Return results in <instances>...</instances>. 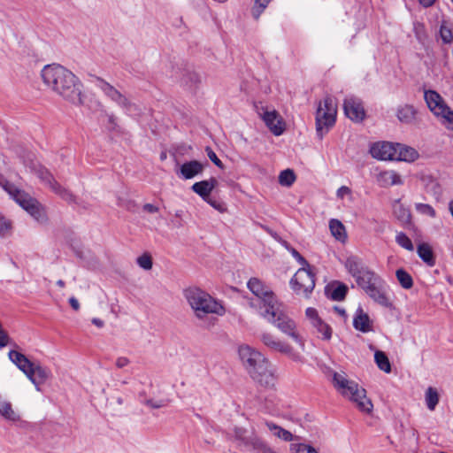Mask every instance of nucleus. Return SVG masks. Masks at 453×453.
Returning a JSON list of instances; mask_svg holds the SVG:
<instances>
[{"label":"nucleus","instance_id":"6","mask_svg":"<svg viewBox=\"0 0 453 453\" xmlns=\"http://www.w3.org/2000/svg\"><path fill=\"white\" fill-rule=\"evenodd\" d=\"M337 102L330 96L319 102L316 111V131L320 139L334 125L337 116Z\"/></svg>","mask_w":453,"mask_h":453},{"label":"nucleus","instance_id":"16","mask_svg":"<svg viewBox=\"0 0 453 453\" xmlns=\"http://www.w3.org/2000/svg\"><path fill=\"white\" fill-rule=\"evenodd\" d=\"M365 293L382 307L391 308L393 306L390 297L387 293L385 281L382 279L367 289Z\"/></svg>","mask_w":453,"mask_h":453},{"label":"nucleus","instance_id":"4","mask_svg":"<svg viewBox=\"0 0 453 453\" xmlns=\"http://www.w3.org/2000/svg\"><path fill=\"white\" fill-rule=\"evenodd\" d=\"M184 296L199 319H203L209 314L223 316L226 313V309L221 302L201 288H188L184 291Z\"/></svg>","mask_w":453,"mask_h":453},{"label":"nucleus","instance_id":"56","mask_svg":"<svg viewBox=\"0 0 453 453\" xmlns=\"http://www.w3.org/2000/svg\"><path fill=\"white\" fill-rule=\"evenodd\" d=\"M272 235L273 236L274 239L279 241L289 252L291 249H294L288 244V242L281 240L277 234H272Z\"/></svg>","mask_w":453,"mask_h":453},{"label":"nucleus","instance_id":"44","mask_svg":"<svg viewBox=\"0 0 453 453\" xmlns=\"http://www.w3.org/2000/svg\"><path fill=\"white\" fill-rule=\"evenodd\" d=\"M12 223L0 213V235L6 236L11 233Z\"/></svg>","mask_w":453,"mask_h":453},{"label":"nucleus","instance_id":"49","mask_svg":"<svg viewBox=\"0 0 453 453\" xmlns=\"http://www.w3.org/2000/svg\"><path fill=\"white\" fill-rule=\"evenodd\" d=\"M205 151L207 153L208 157L219 167L222 168L223 164L217 157L216 153L210 148L206 147Z\"/></svg>","mask_w":453,"mask_h":453},{"label":"nucleus","instance_id":"13","mask_svg":"<svg viewBox=\"0 0 453 453\" xmlns=\"http://www.w3.org/2000/svg\"><path fill=\"white\" fill-rule=\"evenodd\" d=\"M343 110L346 117L355 122H361L365 117L361 100L354 96H349L344 99Z\"/></svg>","mask_w":453,"mask_h":453},{"label":"nucleus","instance_id":"34","mask_svg":"<svg viewBox=\"0 0 453 453\" xmlns=\"http://www.w3.org/2000/svg\"><path fill=\"white\" fill-rule=\"evenodd\" d=\"M396 279L404 289H410L413 286V279L411 275L403 268L397 269L395 272Z\"/></svg>","mask_w":453,"mask_h":453},{"label":"nucleus","instance_id":"28","mask_svg":"<svg viewBox=\"0 0 453 453\" xmlns=\"http://www.w3.org/2000/svg\"><path fill=\"white\" fill-rule=\"evenodd\" d=\"M217 180L214 178L196 182L192 186V190L202 197L210 196L212 189L215 188Z\"/></svg>","mask_w":453,"mask_h":453},{"label":"nucleus","instance_id":"47","mask_svg":"<svg viewBox=\"0 0 453 453\" xmlns=\"http://www.w3.org/2000/svg\"><path fill=\"white\" fill-rule=\"evenodd\" d=\"M290 253L296 258L301 267H309L310 265L307 260L296 249H291Z\"/></svg>","mask_w":453,"mask_h":453},{"label":"nucleus","instance_id":"2","mask_svg":"<svg viewBox=\"0 0 453 453\" xmlns=\"http://www.w3.org/2000/svg\"><path fill=\"white\" fill-rule=\"evenodd\" d=\"M43 84L53 93L73 104L83 103L78 77L58 64L46 65L41 71Z\"/></svg>","mask_w":453,"mask_h":453},{"label":"nucleus","instance_id":"8","mask_svg":"<svg viewBox=\"0 0 453 453\" xmlns=\"http://www.w3.org/2000/svg\"><path fill=\"white\" fill-rule=\"evenodd\" d=\"M290 286L296 295L308 297L315 287V274L309 267H300L290 280Z\"/></svg>","mask_w":453,"mask_h":453},{"label":"nucleus","instance_id":"40","mask_svg":"<svg viewBox=\"0 0 453 453\" xmlns=\"http://www.w3.org/2000/svg\"><path fill=\"white\" fill-rule=\"evenodd\" d=\"M295 180V173L290 169L282 171L279 175V182L282 186L289 187L294 183Z\"/></svg>","mask_w":453,"mask_h":453},{"label":"nucleus","instance_id":"18","mask_svg":"<svg viewBox=\"0 0 453 453\" xmlns=\"http://www.w3.org/2000/svg\"><path fill=\"white\" fill-rule=\"evenodd\" d=\"M19 205L24 209L31 217L39 222H44L47 219L45 208L39 200H16Z\"/></svg>","mask_w":453,"mask_h":453},{"label":"nucleus","instance_id":"54","mask_svg":"<svg viewBox=\"0 0 453 453\" xmlns=\"http://www.w3.org/2000/svg\"><path fill=\"white\" fill-rule=\"evenodd\" d=\"M142 210L147 213H156L158 211V207L152 203H146L143 205Z\"/></svg>","mask_w":453,"mask_h":453},{"label":"nucleus","instance_id":"55","mask_svg":"<svg viewBox=\"0 0 453 453\" xmlns=\"http://www.w3.org/2000/svg\"><path fill=\"white\" fill-rule=\"evenodd\" d=\"M129 364V359L125 357H118L116 360V366L118 368H123Z\"/></svg>","mask_w":453,"mask_h":453},{"label":"nucleus","instance_id":"36","mask_svg":"<svg viewBox=\"0 0 453 453\" xmlns=\"http://www.w3.org/2000/svg\"><path fill=\"white\" fill-rule=\"evenodd\" d=\"M0 185L9 196L14 198H17L18 196H23V191L16 185L6 180L2 175H0Z\"/></svg>","mask_w":453,"mask_h":453},{"label":"nucleus","instance_id":"43","mask_svg":"<svg viewBox=\"0 0 453 453\" xmlns=\"http://www.w3.org/2000/svg\"><path fill=\"white\" fill-rule=\"evenodd\" d=\"M346 294L347 287L345 285H340L332 291L331 298L334 301H342L345 298Z\"/></svg>","mask_w":453,"mask_h":453},{"label":"nucleus","instance_id":"52","mask_svg":"<svg viewBox=\"0 0 453 453\" xmlns=\"http://www.w3.org/2000/svg\"><path fill=\"white\" fill-rule=\"evenodd\" d=\"M148 406L153 409H158L165 406V403L163 401H154L152 399L147 400L145 403Z\"/></svg>","mask_w":453,"mask_h":453},{"label":"nucleus","instance_id":"46","mask_svg":"<svg viewBox=\"0 0 453 453\" xmlns=\"http://www.w3.org/2000/svg\"><path fill=\"white\" fill-rule=\"evenodd\" d=\"M212 208L220 213L227 211V206L224 200H205Z\"/></svg>","mask_w":453,"mask_h":453},{"label":"nucleus","instance_id":"33","mask_svg":"<svg viewBox=\"0 0 453 453\" xmlns=\"http://www.w3.org/2000/svg\"><path fill=\"white\" fill-rule=\"evenodd\" d=\"M265 425L273 433V434L274 436H276L285 441H292L293 435L289 431L277 426L276 424H274L273 422L266 421L265 423Z\"/></svg>","mask_w":453,"mask_h":453},{"label":"nucleus","instance_id":"30","mask_svg":"<svg viewBox=\"0 0 453 453\" xmlns=\"http://www.w3.org/2000/svg\"><path fill=\"white\" fill-rule=\"evenodd\" d=\"M416 110L412 105L405 104L397 109V119L406 124L412 123L416 118Z\"/></svg>","mask_w":453,"mask_h":453},{"label":"nucleus","instance_id":"41","mask_svg":"<svg viewBox=\"0 0 453 453\" xmlns=\"http://www.w3.org/2000/svg\"><path fill=\"white\" fill-rule=\"evenodd\" d=\"M425 180H426V184L425 188H426L427 195H429V196H440L441 195V187L435 180L427 178Z\"/></svg>","mask_w":453,"mask_h":453},{"label":"nucleus","instance_id":"5","mask_svg":"<svg viewBox=\"0 0 453 453\" xmlns=\"http://www.w3.org/2000/svg\"><path fill=\"white\" fill-rule=\"evenodd\" d=\"M333 383L342 396L356 403L360 411L372 412L373 408L372 401L367 398L365 389L359 387L357 382L348 380L344 373L334 372Z\"/></svg>","mask_w":453,"mask_h":453},{"label":"nucleus","instance_id":"63","mask_svg":"<svg viewBox=\"0 0 453 453\" xmlns=\"http://www.w3.org/2000/svg\"><path fill=\"white\" fill-rule=\"evenodd\" d=\"M452 2H453V0H452Z\"/></svg>","mask_w":453,"mask_h":453},{"label":"nucleus","instance_id":"53","mask_svg":"<svg viewBox=\"0 0 453 453\" xmlns=\"http://www.w3.org/2000/svg\"><path fill=\"white\" fill-rule=\"evenodd\" d=\"M418 207L425 213L434 217L435 215L434 210L427 204H418Z\"/></svg>","mask_w":453,"mask_h":453},{"label":"nucleus","instance_id":"48","mask_svg":"<svg viewBox=\"0 0 453 453\" xmlns=\"http://www.w3.org/2000/svg\"><path fill=\"white\" fill-rule=\"evenodd\" d=\"M296 453H317V450L311 445L300 443L296 446Z\"/></svg>","mask_w":453,"mask_h":453},{"label":"nucleus","instance_id":"15","mask_svg":"<svg viewBox=\"0 0 453 453\" xmlns=\"http://www.w3.org/2000/svg\"><path fill=\"white\" fill-rule=\"evenodd\" d=\"M205 164L198 160H190L180 164L175 170L176 175L181 180H191L203 173Z\"/></svg>","mask_w":453,"mask_h":453},{"label":"nucleus","instance_id":"1","mask_svg":"<svg viewBox=\"0 0 453 453\" xmlns=\"http://www.w3.org/2000/svg\"><path fill=\"white\" fill-rule=\"evenodd\" d=\"M247 286L262 304L264 311L261 315L301 347H303L304 343L296 331V323L288 316L285 306L276 299L271 288L257 278H251Z\"/></svg>","mask_w":453,"mask_h":453},{"label":"nucleus","instance_id":"61","mask_svg":"<svg viewBox=\"0 0 453 453\" xmlns=\"http://www.w3.org/2000/svg\"><path fill=\"white\" fill-rule=\"evenodd\" d=\"M449 210L450 211V214L452 215L453 217V200H450L449 203Z\"/></svg>","mask_w":453,"mask_h":453},{"label":"nucleus","instance_id":"7","mask_svg":"<svg viewBox=\"0 0 453 453\" xmlns=\"http://www.w3.org/2000/svg\"><path fill=\"white\" fill-rule=\"evenodd\" d=\"M424 98L429 110L449 130H453V111L435 90H426Z\"/></svg>","mask_w":453,"mask_h":453},{"label":"nucleus","instance_id":"62","mask_svg":"<svg viewBox=\"0 0 453 453\" xmlns=\"http://www.w3.org/2000/svg\"><path fill=\"white\" fill-rule=\"evenodd\" d=\"M57 285H58V287H60V288H64L65 284V281H64V280H58L57 281Z\"/></svg>","mask_w":453,"mask_h":453},{"label":"nucleus","instance_id":"27","mask_svg":"<svg viewBox=\"0 0 453 453\" xmlns=\"http://www.w3.org/2000/svg\"><path fill=\"white\" fill-rule=\"evenodd\" d=\"M0 416L11 422H18L20 420L19 413L15 411L12 404L6 400L0 399Z\"/></svg>","mask_w":453,"mask_h":453},{"label":"nucleus","instance_id":"45","mask_svg":"<svg viewBox=\"0 0 453 453\" xmlns=\"http://www.w3.org/2000/svg\"><path fill=\"white\" fill-rule=\"evenodd\" d=\"M440 35L443 42L450 43L453 41V34L451 29H449L445 25H441L440 29Z\"/></svg>","mask_w":453,"mask_h":453},{"label":"nucleus","instance_id":"39","mask_svg":"<svg viewBox=\"0 0 453 453\" xmlns=\"http://www.w3.org/2000/svg\"><path fill=\"white\" fill-rule=\"evenodd\" d=\"M271 1L272 0H255L251 10L252 17L255 19H258Z\"/></svg>","mask_w":453,"mask_h":453},{"label":"nucleus","instance_id":"38","mask_svg":"<svg viewBox=\"0 0 453 453\" xmlns=\"http://www.w3.org/2000/svg\"><path fill=\"white\" fill-rule=\"evenodd\" d=\"M395 242L399 246L409 251L414 250V245L411 240L403 232H399L396 234Z\"/></svg>","mask_w":453,"mask_h":453},{"label":"nucleus","instance_id":"31","mask_svg":"<svg viewBox=\"0 0 453 453\" xmlns=\"http://www.w3.org/2000/svg\"><path fill=\"white\" fill-rule=\"evenodd\" d=\"M417 252L418 257L428 265L432 266L435 263L433 250L428 243L423 242L418 245Z\"/></svg>","mask_w":453,"mask_h":453},{"label":"nucleus","instance_id":"50","mask_svg":"<svg viewBox=\"0 0 453 453\" xmlns=\"http://www.w3.org/2000/svg\"><path fill=\"white\" fill-rule=\"evenodd\" d=\"M11 342V339L9 338L7 333L3 329L2 325L0 324V349L9 345Z\"/></svg>","mask_w":453,"mask_h":453},{"label":"nucleus","instance_id":"29","mask_svg":"<svg viewBox=\"0 0 453 453\" xmlns=\"http://www.w3.org/2000/svg\"><path fill=\"white\" fill-rule=\"evenodd\" d=\"M329 229L332 235L341 242H345L348 235L343 224L338 219H331L329 222Z\"/></svg>","mask_w":453,"mask_h":453},{"label":"nucleus","instance_id":"51","mask_svg":"<svg viewBox=\"0 0 453 453\" xmlns=\"http://www.w3.org/2000/svg\"><path fill=\"white\" fill-rule=\"evenodd\" d=\"M336 195L338 197L350 196H352V191L349 187L342 186L338 188Z\"/></svg>","mask_w":453,"mask_h":453},{"label":"nucleus","instance_id":"26","mask_svg":"<svg viewBox=\"0 0 453 453\" xmlns=\"http://www.w3.org/2000/svg\"><path fill=\"white\" fill-rule=\"evenodd\" d=\"M393 212L403 226L411 224V211L407 207L403 206V204L400 203V200H395L393 203Z\"/></svg>","mask_w":453,"mask_h":453},{"label":"nucleus","instance_id":"22","mask_svg":"<svg viewBox=\"0 0 453 453\" xmlns=\"http://www.w3.org/2000/svg\"><path fill=\"white\" fill-rule=\"evenodd\" d=\"M376 180L381 187H389L403 183L401 176L394 170L381 171L377 174Z\"/></svg>","mask_w":453,"mask_h":453},{"label":"nucleus","instance_id":"24","mask_svg":"<svg viewBox=\"0 0 453 453\" xmlns=\"http://www.w3.org/2000/svg\"><path fill=\"white\" fill-rule=\"evenodd\" d=\"M357 284L365 290V292L380 280L373 272L368 268L365 269L355 278Z\"/></svg>","mask_w":453,"mask_h":453},{"label":"nucleus","instance_id":"19","mask_svg":"<svg viewBox=\"0 0 453 453\" xmlns=\"http://www.w3.org/2000/svg\"><path fill=\"white\" fill-rule=\"evenodd\" d=\"M100 88L104 95L111 101L115 102L119 106L126 110H130L131 103L129 100L114 87L109 83L102 82Z\"/></svg>","mask_w":453,"mask_h":453},{"label":"nucleus","instance_id":"3","mask_svg":"<svg viewBox=\"0 0 453 453\" xmlns=\"http://www.w3.org/2000/svg\"><path fill=\"white\" fill-rule=\"evenodd\" d=\"M239 357L251 379L261 386L270 388L276 381L271 362L257 349L247 345L238 349Z\"/></svg>","mask_w":453,"mask_h":453},{"label":"nucleus","instance_id":"12","mask_svg":"<svg viewBox=\"0 0 453 453\" xmlns=\"http://www.w3.org/2000/svg\"><path fill=\"white\" fill-rule=\"evenodd\" d=\"M305 314L318 337L324 341H329L332 337L333 329L319 316L316 309L310 307L306 310Z\"/></svg>","mask_w":453,"mask_h":453},{"label":"nucleus","instance_id":"17","mask_svg":"<svg viewBox=\"0 0 453 453\" xmlns=\"http://www.w3.org/2000/svg\"><path fill=\"white\" fill-rule=\"evenodd\" d=\"M396 143L378 142L371 146L370 153L378 160H395Z\"/></svg>","mask_w":453,"mask_h":453},{"label":"nucleus","instance_id":"32","mask_svg":"<svg viewBox=\"0 0 453 453\" xmlns=\"http://www.w3.org/2000/svg\"><path fill=\"white\" fill-rule=\"evenodd\" d=\"M345 267L353 278L366 269V267L363 265L362 261L355 256H351L346 259Z\"/></svg>","mask_w":453,"mask_h":453},{"label":"nucleus","instance_id":"42","mask_svg":"<svg viewBox=\"0 0 453 453\" xmlns=\"http://www.w3.org/2000/svg\"><path fill=\"white\" fill-rule=\"evenodd\" d=\"M137 265L144 269V270H150L153 265L152 257L149 253H143L142 256L138 257L136 259Z\"/></svg>","mask_w":453,"mask_h":453},{"label":"nucleus","instance_id":"57","mask_svg":"<svg viewBox=\"0 0 453 453\" xmlns=\"http://www.w3.org/2000/svg\"><path fill=\"white\" fill-rule=\"evenodd\" d=\"M272 235L273 236L274 239L279 241L289 252L291 249H294L288 244V242L281 240L277 234H272Z\"/></svg>","mask_w":453,"mask_h":453},{"label":"nucleus","instance_id":"14","mask_svg":"<svg viewBox=\"0 0 453 453\" xmlns=\"http://www.w3.org/2000/svg\"><path fill=\"white\" fill-rule=\"evenodd\" d=\"M243 433L242 429H236L235 436L249 450H252L255 453H274V451L257 436L251 435L246 437Z\"/></svg>","mask_w":453,"mask_h":453},{"label":"nucleus","instance_id":"58","mask_svg":"<svg viewBox=\"0 0 453 453\" xmlns=\"http://www.w3.org/2000/svg\"><path fill=\"white\" fill-rule=\"evenodd\" d=\"M69 303L74 311H78L80 309V303L75 297H73V296L70 297Z\"/></svg>","mask_w":453,"mask_h":453},{"label":"nucleus","instance_id":"23","mask_svg":"<svg viewBox=\"0 0 453 453\" xmlns=\"http://www.w3.org/2000/svg\"><path fill=\"white\" fill-rule=\"evenodd\" d=\"M353 326L355 329L363 333H368L372 330L370 317L361 308L357 309L356 311L353 318Z\"/></svg>","mask_w":453,"mask_h":453},{"label":"nucleus","instance_id":"59","mask_svg":"<svg viewBox=\"0 0 453 453\" xmlns=\"http://www.w3.org/2000/svg\"><path fill=\"white\" fill-rule=\"evenodd\" d=\"M92 323L96 326L97 327H103L104 323L103 320H101L100 319H97V318H94L92 319Z\"/></svg>","mask_w":453,"mask_h":453},{"label":"nucleus","instance_id":"60","mask_svg":"<svg viewBox=\"0 0 453 453\" xmlns=\"http://www.w3.org/2000/svg\"><path fill=\"white\" fill-rule=\"evenodd\" d=\"M418 1L423 6L429 7L434 3L435 0H418Z\"/></svg>","mask_w":453,"mask_h":453},{"label":"nucleus","instance_id":"11","mask_svg":"<svg viewBox=\"0 0 453 453\" xmlns=\"http://www.w3.org/2000/svg\"><path fill=\"white\" fill-rule=\"evenodd\" d=\"M261 342L270 349L288 356L294 361H300L301 356L293 350V348L285 342L280 341L269 333L260 336Z\"/></svg>","mask_w":453,"mask_h":453},{"label":"nucleus","instance_id":"35","mask_svg":"<svg viewBox=\"0 0 453 453\" xmlns=\"http://www.w3.org/2000/svg\"><path fill=\"white\" fill-rule=\"evenodd\" d=\"M374 359L378 367L381 371L387 373H389L391 372L390 362L388 360V357L383 351L377 350L374 354Z\"/></svg>","mask_w":453,"mask_h":453},{"label":"nucleus","instance_id":"25","mask_svg":"<svg viewBox=\"0 0 453 453\" xmlns=\"http://www.w3.org/2000/svg\"><path fill=\"white\" fill-rule=\"evenodd\" d=\"M395 149V160L413 162L418 157V151L411 147L396 143Z\"/></svg>","mask_w":453,"mask_h":453},{"label":"nucleus","instance_id":"20","mask_svg":"<svg viewBox=\"0 0 453 453\" xmlns=\"http://www.w3.org/2000/svg\"><path fill=\"white\" fill-rule=\"evenodd\" d=\"M50 375V372L47 368L39 364H35L27 377L35 386L36 390L40 391V386L45 383Z\"/></svg>","mask_w":453,"mask_h":453},{"label":"nucleus","instance_id":"37","mask_svg":"<svg viewBox=\"0 0 453 453\" xmlns=\"http://www.w3.org/2000/svg\"><path fill=\"white\" fill-rule=\"evenodd\" d=\"M426 403L430 411H434L439 402V395L435 388L429 387L426 391Z\"/></svg>","mask_w":453,"mask_h":453},{"label":"nucleus","instance_id":"21","mask_svg":"<svg viewBox=\"0 0 453 453\" xmlns=\"http://www.w3.org/2000/svg\"><path fill=\"white\" fill-rule=\"evenodd\" d=\"M8 357L10 360L16 365V366L26 374L31 372V368L35 365V363L31 362L24 354L16 351L11 350L8 353Z\"/></svg>","mask_w":453,"mask_h":453},{"label":"nucleus","instance_id":"9","mask_svg":"<svg viewBox=\"0 0 453 453\" xmlns=\"http://www.w3.org/2000/svg\"><path fill=\"white\" fill-rule=\"evenodd\" d=\"M254 106L257 115L274 135L279 136L284 133L286 123L276 110L265 106L261 103L255 104Z\"/></svg>","mask_w":453,"mask_h":453},{"label":"nucleus","instance_id":"10","mask_svg":"<svg viewBox=\"0 0 453 453\" xmlns=\"http://www.w3.org/2000/svg\"><path fill=\"white\" fill-rule=\"evenodd\" d=\"M25 165L29 168L31 173H34L42 181H44L46 184H48L55 191V195L60 196H71L68 190L61 188L58 183L54 181L50 173L45 169L39 162L29 158L28 162L25 161Z\"/></svg>","mask_w":453,"mask_h":453}]
</instances>
